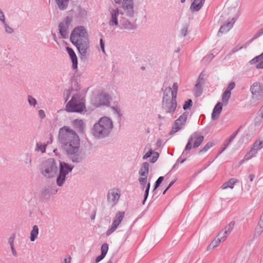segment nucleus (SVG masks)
Here are the masks:
<instances>
[{"label": "nucleus", "mask_w": 263, "mask_h": 263, "mask_svg": "<svg viewBox=\"0 0 263 263\" xmlns=\"http://www.w3.org/2000/svg\"><path fill=\"white\" fill-rule=\"evenodd\" d=\"M236 182H237V179L235 178H231L229 179L228 181L224 183L221 185V188L222 190H226L228 189H232Z\"/></svg>", "instance_id": "22"}, {"label": "nucleus", "mask_w": 263, "mask_h": 263, "mask_svg": "<svg viewBox=\"0 0 263 263\" xmlns=\"http://www.w3.org/2000/svg\"><path fill=\"white\" fill-rule=\"evenodd\" d=\"M150 186H151V183H150L149 182H148L147 183L146 189L145 191L144 199V200L143 201V204H144V202L146 201V199H147V198L148 197Z\"/></svg>", "instance_id": "36"}, {"label": "nucleus", "mask_w": 263, "mask_h": 263, "mask_svg": "<svg viewBox=\"0 0 263 263\" xmlns=\"http://www.w3.org/2000/svg\"><path fill=\"white\" fill-rule=\"evenodd\" d=\"M39 234V229L37 226H34L32 231L30 233V240L31 241H34L35 239L37 238V235Z\"/></svg>", "instance_id": "27"}, {"label": "nucleus", "mask_w": 263, "mask_h": 263, "mask_svg": "<svg viewBox=\"0 0 263 263\" xmlns=\"http://www.w3.org/2000/svg\"><path fill=\"white\" fill-rule=\"evenodd\" d=\"M71 22V19L68 17H67L65 20V22L66 25L69 24Z\"/></svg>", "instance_id": "52"}, {"label": "nucleus", "mask_w": 263, "mask_h": 263, "mask_svg": "<svg viewBox=\"0 0 263 263\" xmlns=\"http://www.w3.org/2000/svg\"><path fill=\"white\" fill-rule=\"evenodd\" d=\"M88 39V34L85 29L82 26H79L72 31L70 41L72 44L78 43Z\"/></svg>", "instance_id": "6"}, {"label": "nucleus", "mask_w": 263, "mask_h": 263, "mask_svg": "<svg viewBox=\"0 0 263 263\" xmlns=\"http://www.w3.org/2000/svg\"><path fill=\"white\" fill-rule=\"evenodd\" d=\"M205 0H193L191 6V9L193 11H199L204 3Z\"/></svg>", "instance_id": "21"}, {"label": "nucleus", "mask_w": 263, "mask_h": 263, "mask_svg": "<svg viewBox=\"0 0 263 263\" xmlns=\"http://www.w3.org/2000/svg\"><path fill=\"white\" fill-rule=\"evenodd\" d=\"M106 263H112V261H111V260H108V261H107V262H106Z\"/></svg>", "instance_id": "61"}, {"label": "nucleus", "mask_w": 263, "mask_h": 263, "mask_svg": "<svg viewBox=\"0 0 263 263\" xmlns=\"http://www.w3.org/2000/svg\"><path fill=\"white\" fill-rule=\"evenodd\" d=\"M186 32H187V29L186 28H184L183 30H182V33H183V35L184 36L186 35Z\"/></svg>", "instance_id": "56"}, {"label": "nucleus", "mask_w": 263, "mask_h": 263, "mask_svg": "<svg viewBox=\"0 0 263 263\" xmlns=\"http://www.w3.org/2000/svg\"><path fill=\"white\" fill-rule=\"evenodd\" d=\"M256 68L257 69H262L263 68V59L256 65Z\"/></svg>", "instance_id": "43"}, {"label": "nucleus", "mask_w": 263, "mask_h": 263, "mask_svg": "<svg viewBox=\"0 0 263 263\" xmlns=\"http://www.w3.org/2000/svg\"><path fill=\"white\" fill-rule=\"evenodd\" d=\"M105 257V256L102 255V254L101 255L98 256L96 259V263H98L100 262L101 260H102Z\"/></svg>", "instance_id": "45"}, {"label": "nucleus", "mask_w": 263, "mask_h": 263, "mask_svg": "<svg viewBox=\"0 0 263 263\" xmlns=\"http://www.w3.org/2000/svg\"><path fill=\"white\" fill-rule=\"evenodd\" d=\"M263 148V138L256 140L250 152L246 155L247 159H250L255 156L257 152Z\"/></svg>", "instance_id": "12"}, {"label": "nucleus", "mask_w": 263, "mask_h": 263, "mask_svg": "<svg viewBox=\"0 0 263 263\" xmlns=\"http://www.w3.org/2000/svg\"><path fill=\"white\" fill-rule=\"evenodd\" d=\"M222 109V106L220 102L217 103L216 105L213 112L212 114V119L214 120L217 119L219 118V115L221 112Z\"/></svg>", "instance_id": "20"}, {"label": "nucleus", "mask_w": 263, "mask_h": 263, "mask_svg": "<svg viewBox=\"0 0 263 263\" xmlns=\"http://www.w3.org/2000/svg\"><path fill=\"white\" fill-rule=\"evenodd\" d=\"M93 101L94 104L97 107L101 105H107L109 104V98L105 94H101L96 97L93 100Z\"/></svg>", "instance_id": "17"}, {"label": "nucleus", "mask_w": 263, "mask_h": 263, "mask_svg": "<svg viewBox=\"0 0 263 263\" xmlns=\"http://www.w3.org/2000/svg\"><path fill=\"white\" fill-rule=\"evenodd\" d=\"M116 3H119L121 2V0H114Z\"/></svg>", "instance_id": "60"}, {"label": "nucleus", "mask_w": 263, "mask_h": 263, "mask_svg": "<svg viewBox=\"0 0 263 263\" xmlns=\"http://www.w3.org/2000/svg\"><path fill=\"white\" fill-rule=\"evenodd\" d=\"M59 31L61 35L64 37L66 38L68 36L67 29L63 23L59 25Z\"/></svg>", "instance_id": "30"}, {"label": "nucleus", "mask_w": 263, "mask_h": 263, "mask_svg": "<svg viewBox=\"0 0 263 263\" xmlns=\"http://www.w3.org/2000/svg\"><path fill=\"white\" fill-rule=\"evenodd\" d=\"M248 178L250 180V181L252 182V181H253V180H254V179L255 178V175L254 174H250L248 175Z\"/></svg>", "instance_id": "47"}, {"label": "nucleus", "mask_w": 263, "mask_h": 263, "mask_svg": "<svg viewBox=\"0 0 263 263\" xmlns=\"http://www.w3.org/2000/svg\"><path fill=\"white\" fill-rule=\"evenodd\" d=\"M174 182L172 181L170 182V183L168 184V186L166 188V189L163 192V194H165L166 191L171 187V186L174 184Z\"/></svg>", "instance_id": "50"}, {"label": "nucleus", "mask_w": 263, "mask_h": 263, "mask_svg": "<svg viewBox=\"0 0 263 263\" xmlns=\"http://www.w3.org/2000/svg\"><path fill=\"white\" fill-rule=\"evenodd\" d=\"M60 175L57 178V184L61 186L65 181V177L72 170V167L64 162H60Z\"/></svg>", "instance_id": "8"}, {"label": "nucleus", "mask_w": 263, "mask_h": 263, "mask_svg": "<svg viewBox=\"0 0 263 263\" xmlns=\"http://www.w3.org/2000/svg\"><path fill=\"white\" fill-rule=\"evenodd\" d=\"M66 49L72 63V68L76 69L78 67V59L74 51L69 47H67Z\"/></svg>", "instance_id": "18"}, {"label": "nucleus", "mask_w": 263, "mask_h": 263, "mask_svg": "<svg viewBox=\"0 0 263 263\" xmlns=\"http://www.w3.org/2000/svg\"><path fill=\"white\" fill-rule=\"evenodd\" d=\"M75 45L80 54L85 56L86 55L87 50L89 48V41L88 39L82 42H79L78 43L73 44Z\"/></svg>", "instance_id": "15"}, {"label": "nucleus", "mask_w": 263, "mask_h": 263, "mask_svg": "<svg viewBox=\"0 0 263 263\" xmlns=\"http://www.w3.org/2000/svg\"><path fill=\"white\" fill-rule=\"evenodd\" d=\"M9 243H10L11 247H12V246H14V245H13V239H12V240L9 241Z\"/></svg>", "instance_id": "58"}, {"label": "nucleus", "mask_w": 263, "mask_h": 263, "mask_svg": "<svg viewBox=\"0 0 263 263\" xmlns=\"http://www.w3.org/2000/svg\"><path fill=\"white\" fill-rule=\"evenodd\" d=\"M120 196V191L118 189L110 190L107 195V200L112 202L113 204L117 203Z\"/></svg>", "instance_id": "16"}, {"label": "nucleus", "mask_w": 263, "mask_h": 263, "mask_svg": "<svg viewBox=\"0 0 263 263\" xmlns=\"http://www.w3.org/2000/svg\"><path fill=\"white\" fill-rule=\"evenodd\" d=\"M158 156H159L158 153H153V156L152 158V159L151 160V162H152V163L155 162L157 161V159H158Z\"/></svg>", "instance_id": "41"}, {"label": "nucleus", "mask_w": 263, "mask_h": 263, "mask_svg": "<svg viewBox=\"0 0 263 263\" xmlns=\"http://www.w3.org/2000/svg\"><path fill=\"white\" fill-rule=\"evenodd\" d=\"M263 59V52L259 55L255 57L250 61L251 64H254L256 63H259L260 61Z\"/></svg>", "instance_id": "33"}, {"label": "nucleus", "mask_w": 263, "mask_h": 263, "mask_svg": "<svg viewBox=\"0 0 263 263\" xmlns=\"http://www.w3.org/2000/svg\"><path fill=\"white\" fill-rule=\"evenodd\" d=\"M71 258L70 256H68L67 257L65 258L64 261L62 263H71Z\"/></svg>", "instance_id": "46"}, {"label": "nucleus", "mask_w": 263, "mask_h": 263, "mask_svg": "<svg viewBox=\"0 0 263 263\" xmlns=\"http://www.w3.org/2000/svg\"><path fill=\"white\" fill-rule=\"evenodd\" d=\"M213 144L212 142H208L206 143L204 147L199 151V153L200 154H202L203 153L208 152L212 147H213Z\"/></svg>", "instance_id": "32"}, {"label": "nucleus", "mask_w": 263, "mask_h": 263, "mask_svg": "<svg viewBox=\"0 0 263 263\" xmlns=\"http://www.w3.org/2000/svg\"><path fill=\"white\" fill-rule=\"evenodd\" d=\"M185 0H181V3H184Z\"/></svg>", "instance_id": "62"}, {"label": "nucleus", "mask_w": 263, "mask_h": 263, "mask_svg": "<svg viewBox=\"0 0 263 263\" xmlns=\"http://www.w3.org/2000/svg\"><path fill=\"white\" fill-rule=\"evenodd\" d=\"M123 8L126 11L128 15L133 13V3L132 0H123Z\"/></svg>", "instance_id": "19"}, {"label": "nucleus", "mask_w": 263, "mask_h": 263, "mask_svg": "<svg viewBox=\"0 0 263 263\" xmlns=\"http://www.w3.org/2000/svg\"><path fill=\"white\" fill-rule=\"evenodd\" d=\"M234 226V222H231L227 225L224 229L222 230L216 236V238H218L219 240L221 242H223L227 238L228 235L230 234L233 229Z\"/></svg>", "instance_id": "14"}, {"label": "nucleus", "mask_w": 263, "mask_h": 263, "mask_svg": "<svg viewBox=\"0 0 263 263\" xmlns=\"http://www.w3.org/2000/svg\"><path fill=\"white\" fill-rule=\"evenodd\" d=\"M257 225L263 227V212L260 216Z\"/></svg>", "instance_id": "42"}, {"label": "nucleus", "mask_w": 263, "mask_h": 263, "mask_svg": "<svg viewBox=\"0 0 263 263\" xmlns=\"http://www.w3.org/2000/svg\"><path fill=\"white\" fill-rule=\"evenodd\" d=\"M28 102L30 105L35 106V105L36 103V101L34 98H33L31 96H28Z\"/></svg>", "instance_id": "40"}, {"label": "nucleus", "mask_w": 263, "mask_h": 263, "mask_svg": "<svg viewBox=\"0 0 263 263\" xmlns=\"http://www.w3.org/2000/svg\"><path fill=\"white\" fill-rule=\"evenodd\" d=\"M0 20L4 22V15L2 12V11L0 10Z\"/></svg>", "instance_id": "51"}, {"label": "nucleus", "mask_w": 263, "mask_h": 263, "mask_svg": "<svg viewBox=\"0 0 263 263\" xmlns=\"http://www.w3.org/2000/svg\"><path fill=\"white\" fill-rule=\"evenodd\" d=\"M149 173V164L147 162H144L140 168L139 174V181L142 186V190L145 186L147 182V177Z\"/></svg>", "instance_id": "7"}, {"label": "nucleus", "mask_w": 263, "mask_h": 263, "mask_svg": "<svg viewBox=\"0 0 263 263\" xmlns=\"http://www.w3.org/2000/svg\"><path fill=\"white\" fill-rule=\"evenodd\" d=\"M163 180V177L161 176V177H159V178L157 179V180L156 182L154 190H156V189H157L158 187V186L161 184V183L162 182Z\"/></svg>", "instance_id": "38"}, {"label": "nucleus", "mask_w": 263, "mask_h": 263, "mask_svg": "<svg viewBox=\"0 0 263 263\" xmlns=\"http://www.w3.org/2000/svg\"><path fill=\"white\" fill-rule=\"evenodd\" d=\"M260 115L261 118H263V105L261 106L259 110Z\"/></svg>", "instance_id": "55"}, {"label": "nucleus", "mask_w": 263, "mask_h": 263, "mask_svg": "<svg viewBox=\"0 0 263 263\" xmlns=\"http://www.w3.org/2000/svg\"><path fill=\"white\" fill-rule=\"evenodd\" d=\"M221 242L219 240L218 238L215 237L210 243V244L207 247V251H211L218 247Z\"/></svg>", "instance_id": "25"}, {"label": "nucleus", "mask_w": 263, "mask_h": 263, "mask_svg": "<svg viewBox=\"0 0 263 263\" xmlns=\"http://www.w3.org/2000/svg\"><path fill=\"white\" fill-rule=\"evenodd\" d=\"M178 87L177 83H175L173 85L172 89L171 87H167L165 89L163 98V105L168 112H174L176 109L177 106L176 99Z\"/></svg>", "instance_id": "2"}, {"label": "nucleus", "mask_w": 263, "mask_h": 263, "mask_svg": "<svg viewBox=\"0 0 263 263\" xmlns=\"http://www.w3.org/2000/svg\"><path fill=\"white\" fill-rule=\"evenodd\" d=\"M125 212H119L116 214L110 228L106 232V235L107 236L110 235L117 229L122 221Z\"/></svg>", "instance_id": "10"}, {"label": "nucleus", "mask_w": 263, "mask_h": 263, "mask_svg": "<svg viewBox=\"0 0 263 263\" xmlns=\"http://www.w3.org/2000/svg\"><path fill=\"white\" fill-rule=\"evenodd\" d=\"M108 250V246L107 243H104L101 247V254L105 256Z\"/></svg>", "instance_id": "34"}, {"label": "nucleus", "mask_w": 263, "mask_h": 263, "mask_svg": "<svg viewBox=\"0 0 263 263\" xmlns=\"http://www.w3.org/2000/svg\"><path fill=\"white\" fill-rule=\"evenodd\" d=\"M59 141L63 149L69 154L77 153L80 146L78 135L68 126L61 128L59 132Z\"/></svg>", "instance_id": "1"}, {"label": "nucleus", "mask_w": 263, "mask_h": 263, "mask_svg": "<svg viewBox=\"0 0 263 263\" xmlns=\"http://www.w3.org/2000/svg\"><path fill=\"white\" fill-rule=\"evenodd\" d=\"M39 116L41 119H43L45 117V114L43 110L41 109L39 111Z\"/></svg>", "instance_id": "44"}, {"label": "nucleus", "mask_w": 263, "mask_h": 263, "mask_svg": "<svg viewBox=\"0 0 263 263\" xmlns=\"http://www.w3.org/2000/svg\"><path fill=\"white\" fill-rule=\"evenodd\" d=\"M234 22L235 21L233 19L231 22H229L227 24L222 26L220 28L219 32L226 33L228 32L230 30V29L232 27Z\"/></svg>", "instance_id": "24"}, {"label": "nucleus", "mask_w": 263, "mask_h": 263, "mask_svg": "<svg viewBox=\"0 0 263 263\" xmlns=\"http://www.w3.org/2000/svg\"><path fill=\"white\" fill-rule=\"evenodd\" d=\"M263 232V227L256 225L254 230V237H259Z\"/></svg>", "instance_id": "31"}, {"label": "nucleus", "mask_w": 263, "mask_h": 263, "mask_svg": "<svg viewBox=\"0 0 263 263\" xmlns=\"http://www.w3.org/2000/svg\"><path fill=\"white\" fill-rule=\"evenodd\" d=\"M5 28H6V31L8 32L11 33L12 31V29L11 28H10L9 27H8V26L6 25Z\"/></svg>", "instance_id": "53"}, {"label": "nucleus", "mask_w": 263, "mask_h": 263, "mask_svg": "<svg viewBox=\"0 0 263 263\" xmlns=\"http://www.w3.org/2000/svg\"><path fill=\"white\" fill-rule=\"evenodd\" d=\"M250 90L253 100H260L263 99V87L259 83H253L251 86Z\"/></svg>", "instance_id": "9"}, {"label": "nucleus", "mask_w": 263, "mask_h": 263, "mask_svg": "<svg viewBox=\"0 0 263 263\" xmlns=\"http://www.w3.org/2000/svg\"><path fill=\"white\" fill-rule=\"evenodd\" d=\"M192 101L191 100H189L186 101L185 104L183 105V109L185 110L190 108V107L192 106Z\"/></svg>", "instance_id": "39"}, {"label": "nucleus", "mask_w": 263, "mask_h": 263, "mask_svg": "<svg viewBox=\"0 0 263 263\" xmlns=\"http://www.w3.org/2000/svg\"><path fill=\"white\" fill-rule=\"evenodd\" d=\"M112 128L111 120L107 117L101 118L98 123H96L93 128L94 136L102 137L107 135Z\"/></svg>", "instance_id": "3"}, {"label": "nucleus", "mask_w": 263, "mask_h": 263, "mask_svg": "<svg viewBox=\"0 0 263 263\" xmlns=\"http://www.w3.org/2000/svg\"><path fill=\"white\" fill-rule=\"evenodd\" d=\"M69 0H55V2L61 10L65 9L68 4Z\"/></svg>", "instance_id": "28"}, {"label": "nucleus", "mask_w": 263, "mask_h": 263, "mask_svg": "<svg viewBox=\"0 0 263 263\" xmlns=\"http://www.w3.org/2000/svg\"><path fill=\"white\" fill-rule=\"evenodd\" d=\"M152 154V152L151 151H148L146 154L143 156V159H146L149 157Z\"/></svg>", "instance_id": "48"}, {"label": "nucleus", "mask_w": 263, "mask_h": 263, "mask_svg": "<svg viewBox=\"0 0 263 263\" xmlns=\"http://www.w3.org/2000/svg\"><path fill=\"white\" fill-rule=\"evenodd\" d=\"M235 87V83L234 82H231L228 86L227 89H226V91L231 92V91Z\"/></svg>", "instance_id": "37"}, {"label": "nucleus", "mask_w": 263, "mask_h": 263, "mask_svg": "<svg viewBox=\"0 0 263 263\" xmlns=\"http://www.w3.org/2000/svg\"><path fill=\"white\" fill-rule=\"evenodd\" d=\"M111 20L110 21V24L111 25H118V22L116 18V16L118 14V11L117 9L113 10L111 11Z\"/></svg>", "instance_id": "26"}, {"label": "nucleus", "mask_w": 263, "mask_h": 263, "mask_svg": "<svg viewBox=\"0 0 263 263\" xmlns=\"http://www.w3.org/2000/svg\"><path fill=\"white\" fill-rule=\"evenodd\" d=\"M58 168L53 159L50 158L45 161L41 168L42 174L45 177L52 178L57 174Z\"/></svg>", "instance_id": "4"}, {"label": "nucleus", "mask_w": 263, "mask_h": 263, "mask_svg": "<svg viewBox=\"0 0 263 263\" xmlns=\"http://www.w3.org/2000/svg\"><path fill=\"white\" fill-rule=\"evenodd\" d=\"M11 250H12V253L13 254V255L14 256H16V252L14 249V246H12V247H11Z\"/></svg>", "instance_id": "54"}, {"label": "nucleus", "mask_w": 263, "mask_h": 263, "mask_svg": "<svg viewBox=\"0 0 263 263\" xmlns=\"http://www.w3.org/2000/svg\"><path fill=\"white\" fill-rule=\"evenodd\" d=\"M262 33H263V28L261 29Z\"/></svg>", "instance_id": "63"}, {"label": "nucleus", "mask_w": 263, "mask_h": 263, "mask_svg": "<svg viewBox=\"0 0 263 263\" xmlns=\"http://www.w3.org/2000/svg\"><path fill=\"white\" fill-rule=\"evenodd\" d=\"M73 127L80 132H83L84 129V123L82 120L76 119L73 121Z\"/></svg>", "instance_id": "23"}, {"label": "nucleus", "mask_w": 263, "mask_h": 263, "mask_svg": "<svg viewBox=\"0 0 263 263\" xmlns=\"http://www.w3.org/2000/svg\"><path fill=\"white\" fill-rule=\"evenodd\" d=\"M46 144H36V149L37 151H40L42 153H44L46 151Z\"/></svg>", "instance_id": "35"}, {"label": "nucleus", "mask_w": 263, "mask_h": 263, "mask_svg": "<svg viewBox=\"0 0 263 263\" xmlns=\"http://www.w3.org/2000/svg\"><path fill=\"white\" fill-rule=\"evenodd\" d=\"M231 92L224 91L222 96V102L223 105H226L229 101L231 97Z\"/></svg>", "instance_id": "29"}, {"label": "nucleus", "mask_w": 263, "mask_h": 263, "mask_svg": "<svg viewBox=\"0 0 263 263\" xmlns=\"http://www.w3.org/2000/svg\"><path fill=\"white\" fill-rule=\"evenodd\" d=\"M241 48H242V47H240V48H239V49H241ZM238 50V49H233L232 51H233V52H235Z\"/></svg>", "instance_id": "59"}, {"label": "nucleus", "mask_w": 263, "mask_h": 263, "mask_svg": "<svg viewBox=\"0 0 263 263\" xmlns=\"http://www.w3.org/2000/svg\"><path fill=\"white\" fill-rule=\"evenodd\" d=\"M237 132L236 131L235 133H234L231 136V139H233L235 137L236 135L237 134Z\"/></svg>", "instance_id": "57"}, {"label": "nucleus", "mask_w": 263, "mask_h": 263, "mask_svg": "<svg viewBox=\"0 0 263 263\" xmlns=\"http://www.w3.org/2000/svg\"><path fill=\"white\" fill-rule=\"evenodd\" d=\"M83 102L78 95L72 97L66 106V110L68 112H81L84 109Z\"/></svg>", "instance_id": "5"}, {"label": "nucleus", "mask_w": 263, "mask_h": 263, "mask_svg": "<svg viewBox=\"0 0 263 263\" xmlns=\"http://www.w3.org/2000/svg\"><path fill=\"white\" fill-rule=\"evenodd\" d=\"M203 139L204 137L202 136L198 135L196 133L193 134L188 141L185 149L187 150L190 149L192 144L194 148L198 147L202 143Z\"/></svg>", "instance_id": "11"}, {"label": "nucleus", "mask_w": 263, "mask_h": 263, "mask_svg": "<svg viewBox=\"0 0 263 263\" xmlns=\"http://www.w3.org/2000/svg\"><path fill=\"white\" fill-rule=\"evenodd\" d=\"M187 115L183 114L179 118L175 120L174 126L170 132L171 134H174L180 130L186 123Z\"/></svg>", "instance_id": "13"}, {"label": "nucleus", "mask_w": 263, "mask_h": 263, "mask_svg": "<svg viewBox=\"0 0 263 263\" xmlns=\"http://www.w3.org/2000/svg\"><path fill=\"white\" fill-rule=\"evenodd\" d=\"M100 45H101V48L103 52H105V49H104V44L103 42V40L102 39H100Z\"/></svg>", "instance_id": "49"}]
</instances>
